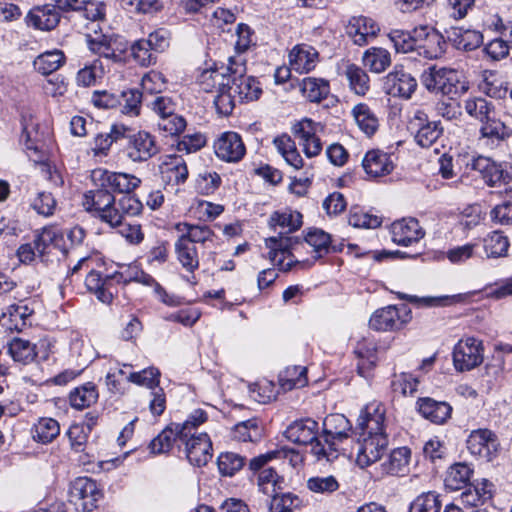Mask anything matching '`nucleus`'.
I'll list each match as a JSON object with an SVG mask.
<instances>
[{
  "label": "nucleus",
  "instance_id": "nucleus-8",
  "mask_svg": "<svg viewBox=\"0 0 512 512\" xmlns=\"http://www.w3.org/2000/svg\"><path fill=\"white\" fill-rule=\"evenodd\" d=\"M103 494L95 480L77 477L69 485V502L79 512H91L97 507Z\"/></svg>",
  "mask_w": 512,
  "mask_h": 512
},
{
  "label": "nucleus",
  "instance_id": "nucleus-34",
  "mask_svg": "<svg viewBox=\"0 0 512 512\" xmlns=\"http://www.w3.org/2000/svg\"><path fill=\"white\" fill-rule=\"evenodd\" d=\"M386 85L391 94L410 98L417 87V82L411 74L403 69H395L386 76Z\"/></svg>",
  "mask_w": 512,
  "mask_h": 512
},
{
  "label": "nucleus",
  "instance_id": "nucleus-46",
  "mask_svg": "<svg viewBox=\"0 0 512 512\" xmlns=\"http://www.w3.org/2000/svg\"><path fill=\"white\" fill-rule=\"evenodd\" d=\"M8 353L15 362L27 365L37 356L36 346L29 340L13 338L8 344Z\"/></svg>",
  "mask_w": 512,
  "mask_h": 512
},
{
  "label": "nucleus",
  "instance_id": "nucleus-54",
  "mask_svg": "<svg viewBox=\"0 0 512 512\" xmlns=\"http://www.w3.org/2000/svg\"><path fill=\"white\" fill-rule=\"evenodd\" d=\"M283 483L284 479L271 467L263 469L258 473V488L267 496H270L276 491H282Z\"/></svg>",
  "mask_w": 512,
  "mask_h": 512
},
{
  "label": "nucleus",
  "instance_id": "nucleus-20",
  "mask_svg": "<svg viewBox=\"0 0 512 512\" xmlns=\"http://www.w3.org/2000/svg\"><path fill=\"white\" fill-rule=\"evenodd\" d=\"M214 150L219 159L234 163L240 161L246 153L241 136L234 131L221 133L214 142Z\"/></svg>",
  "mask_w": 512,
  "mask_h": 512
},
{
  "label": "nucleus",
  "instance_id": "nucleus-18",
  "mask_svg": "<svg viewBox=\"0 0 512 512\" xmlns=\"http://www.w3.org/2000/svg\"><path fill=\"white\" fill-rule=\"evenodd\" d=\"M386 409L384 404L378 401L368 403L362 410L357 420V429L360 435L376 436L387 434L385 431Z\"/></svg>",
  "mask_w": 512,
  "mask_h": 512
},
{
  "label": "nucleus",
  "instance_id": "nucleus-48",
  "mask_svg": "<svg viewBox=\"0 0 512 512\" xmlns=\"http://www.w3.org/2000/svg\"><path fill=\"white\" fill-rule=\"evenodd\" d=\"M31 432L36 442L48 444L60 434V425L53 418L43 417L33 425Z\"/></svg>",
  "mask_w": 512,
  "mask_h": 512
},
{
  "label": "nucleus",
  "instance_id": "nucleus-50",
  "mask_svg": "<svg viewBox=\"0 0 512 512\" xmlns=\"http://www.w3.org/2000/svg\"><path fill=\"white\" fill-rule=\"evenodd\" d=\"M64 61V53L61 50L54 49L37 56L33 65L35 70L39 73L49 75L58 70L63 65Z\"/></svg>",
  "mask_w": 512,
  "mask_h": 512
},
{
  "label": "nucleus",
  "instance_id": "nucleus-35",
  "mask_svg": "<svg viewBox=\"0 0 512 512\" xmlns=\"http://www.w3.org/2000/svg\"><path fill=\"white\" fill-rule=\"evenodd\" d=\"M114 200L115 197L109 188L101 186L99 189L86 192L82 204L89 213L98 218L110 204H114Z\"/></svg>",
  "mask_w": 512,
  "mask_h": 512
},
{
  "label": "nucleus",
  "instance_id": "nucleus-37",
  "mask_svg": "<svg viewBox=\"0 0 512 512\" xmlns=\"http://www.w3.org/2000/svg\"><path fill=\"white\" fill-rule=\"evenodd\" d=\"M453 46L458 50L472 51L483 42V35L477 30L454 27L448 35Z\"/></svg>",
  "mask_w": 512,
  "mask_h": 512
},
{
  "label": "nucleus",
  "instance_id": "nucleus-24",
  "mask_svg": "<svg viewBox=\"0 0 512 512\" xmlns=\"http://www.w3.org/2000/svg\"><path fill=\"white\" fill-rule=\"evenodd\" d=\"M99 173L100 186L109 188L111 192L131 194L141 184V179L134 174L107 170L99 171Z\"/></svg>",
  "mask_w": 512,
  "mask_h": 512
},
{
  "label": "nucleus",
  "instance_id": "nucleus-3",
  "mask_svg": "<svg viewBox=\"0 0 512 512\" xmlns=\"http://www.w3.org/2000/svg\"><path fill=\"white\" fill-rule=\"evenodd\" d=\"M352 434L350 421L339 413L330 414L323 421L324 443L313 445V455L317 460L332 461L337 458L338 445Z\"/></svg>",
  "mask_w": 512,
  "mask_h": 512
},
{
  "label": "nucleus",
  "instance_id": "nucleus-11",
  "mask_svg": "<svg viewBox=\"0 0 512 512\" xmlns=\"http://www.w3.org/2000/svg\"><path fill=\"white\" fill-rule=\"evenodd\" d=\"M466 442L470 454L479 460L490 462L497 456L499 440L496 434L489 429L473 430Z\"/></svg>",
  "mask_w": 512,
  "mask_h": 512
},
{
  "label": "nucleus",
  "instance_id": "nucleus-4",
  "mask_svg": "<svg viewBox=\"0 0 512 512\" xmlns=\"http://www.w3.org/2000/svg\"><path fill=\"white\" fill-rule=\"evenodd\" d=\"M421 82L428 91L450 97L468 90V84L461 80L460 72L452 68L431 66L423 71Z\"/></svg>",
  "mask_w": 512,
  "mask_h": 512
},
{
  "label": "nucleus",
  "instance_id": "nucleus-51",
  "mask_svg": "<svg viewBox=\"0 0 512 512\" xmlns=\"http://www.w3.org/2000/svg\"><path fill=\"white\" fill-rule=\"evenodd\" d=\"M483 248L487 258H500L507 255L508 238L499 231L489 233L483 239Z\"/></svg>",
  "mask_w": 512,
  "mask_h": 512
},
{
  "label": "nucleus",
  "instance_id": "nucleus-60",
  "mask_svg": "<svg viewBox=\"0 0 512 512\" xmlns=\"http://www.w3.org/2000/svg\"><path fill=\"white\" fill-rule=\"evenodd\" d=\"M121 103V112L128 116H138L141 109L142 93L140 90L128 89L121 92L119 95Z\"/></svg>",
  "mask_w": 512,
  "mask_h": 512
},
{
  "label": "nucleus",
  "instance_id": "nucleus-21",
  "mask_svg": "<svg viewBox=\"0 0 512 512\" xmlns=\"http://www.w3.org/2000/svg\"><path fill=\"white\" fill-rule=\"evenodd\" d=\"M392 241L399 246H411L425 235L417 219L409 217L394 221L390 226Z\"/></svg>",
  "mask_w": 512,
  "mask_h": 512
},
{
  "label": "nucleus",
  "instance_id": "nucleus-57",
  "mask_svg": "<svg viewBox=\"0 0 512 512\" xmlns=\"http://www.w3.org/2000/svg\"><path fill=\"white\" fill-rule=\"evenodd\" d=\"M217 465L222 476L232 477L245 465V458L234 452H222L217 458Z\"/></svg>",
  "mask_w": 512,
  "mask_h": 512
},
{
  "label": "nucleus",
  "instance_id": "nucleus-30",
  "mask_svg": "<svg viewBox=\"0 0 512 512\" xmlns=\"http://www.w3.org/2000/svg\"><path fill=\"white\" fill-rule=\"evenodd\" d=\"M362 166L365 172L374 178L386 176L394 169L391 156L379 149L368 151L362 160Z\"/></svg>",
  "mask_w": 512,
  "mask_h": 512
},
{
  "label": "nucleus",
  "instance_id": "nucleus-7",
  "mask_svg": "<svg viewBox=\"0 0 512 512\" xmlns=\"http://www.w3.org/2000/svg\"><path fill=\"white\" fill-rule=\"evenodd\" d=\"M86 42L92 53L113 63H124L129 51L128 41L115 34H97L95 31V36H86Z\"/></svg>",
  "mask_w": 512,
  "mask_h": 512
},
{
  "label": "nucleus",
  "instance_id": "nucleus-26",
  "mask_svg": "<svg viewBox=\"0 0 512 512\" xmlns=\"http://www.w3.org/2000/svg\"><path fill=\"white\" fill-rule=\"evenodd\" d=\"M268 223L271 229L279 230L280 235H288L301 228L303 216L299 211L286 207L274 211L270 215Z\"/></svg>",
  "mask_w": 512,
  "mask_h": 512
},
{
  "label": "nucleus",
  "instance_id": "nucleus-12",
  "mask_svg": "<svg viewBox=\"0 0 512 512\" xmlns=\"http://www.w3.org/2000/svg\"><path fill=\"white\" fill-rule=\"evenodd\" d=\"M323 130L320 122L303 118L292 127L293 134L308 158L318 156L322 151V142L317 133Z\"/></svg>",
  "mask_w": 512,
  "mask_h": 512
},
{
  "label": "nucleus",
  "instance_id": "nucleus-17",
  "mask_svg": "<svg viewBox=\"0 0 512 512\" xmlns=\"http://www.w3.org/2000/svg\"><path fill=\"white\" fill-rule=\"evenodd\" d=\"M409 320L410 311L407 307L389 305L373 313L369 320V326L376 331H392L402 328Z\"/></svg>",
  "mask_w": 512,
  "mask_h": 512
},
{
  "label": "nucleus",
  "instance_id": "nucleus-19",
  "mask_svg": "<svg viewBox=\"0 0 512 512\" xmlns=\"http://www.w3.org/2000/svg\"><path fill=\"white\" fill-rule=\"evenodd\" d=\"M345 29L353 44L361 47L368 45L380 32L379 24L374 19L363 15L351 17Z\"/></svg>",
  "mask_w": 512,
  "mask_h": 512
},
{
  "label": "nucleus",
  "instance_id": "nucleus-61",
  "mask_svg": "<svg viewBox=\"0 0 512 512\" xmlns=\"http://www.w3.org/2000/svg\"><path fill=\"white\" fill-rule=\"evenodd\" d=\"M388 37L397 52L407 53L416 50L415 28L411 33L395 29L388 34Z\"/></svg>",
  "mask_w": 512,
  "mask_h": 512
},
{
  "label": "nucleus",
  "instance_id": "nucleus-63",
  "mask_svg": "<svg viewBox=\"0 0 512 512\" xmlns=\"http://www.w3.org/2000/svg\"><path fill=\"white\" fill-rule=\"evenodd\" d=\"M90 432L91 424H72L67 431V436L72 449L76 452H82L87 443Z\"/></svg>",
  "mask_w": 512,
  "mask_h": 512
},
{
  "label": "nucleus",
  "instance_id": "nucleus-22",
  "mask_svg": "<svg viewBox=\"0 0 512 512\" xmlns=\"http://www.w3.org/2000/svg\"><path fill=\"white\" fill-rule=\"evenodd\" d=\"M510 135L511 130L495 114L489 120L481 122L478 141L488 149H495Z\"/></svg>",
  "mask_w": 512,
  "mask_h": 512
},
{
  "label": "nucleus",
  "instance_id": "nucleus-58",
  "mask_svg": "<svg viewBox=\"0 0 512 512\" xmlns=\"http://www.w3.org/2000/svg\"><path fill=\"white\" fill-rule=\"evenodd\" d=\"M441 501L436 492L428 491L418 495L409 506V512H440Z\"/></svg>",
  "mask_w": 512,
  "mask_h": 512
},
{
  "label": "nucleus",
  "instance_id": "nucleus-45",
  "mask_svg": "<svg viewBox=\"0 0 512 512\" xmlns=\"http://www.w3.org/2000/svg\"><path fill=\"white\" fill-rule=\"evenodd\" d=\"M98 397L96 385L92 382H87L70 392L69 402L73 408L82 410L96 403Z\"/></svg>",
  "mask_w": 512,
  "mask_h": 512
},
{
  "label": "nucleus",
  "instance_id": "nucleus-5",
  "mask_svg": "<svg viewBox=\"0 0 512 512\" xmlns=\"http://www.w3.org/2000/svg\"><path fill=\"white\" fill-rule=\"evenodd\" d=\"M229 72L226 67L221 69H205L197 77L202 91L216 92L214 105L217 112L223 116H229L233 112V101L229 94Z\"/></svg>",
  "mask_w": 512,
  "mask_h": 512
},
{
  "label": "nucleus",
  "instance_id": "nucleus-38",
  "mask_svg": "<svg viewBox=\"0 0 512 512\" xmlns=\"http://www.w3.org/2000/svg\"><path fill=\"white\" fill-rule=\"evenodd\" d=\"M175 229L181 233L180 238L192 243V245L212 242L215 237L214 231L207 225L183 222L176 224Z\"/></svg>",
  "mask_w": 512,
  "mask_h": 512
},
{
  "label": "nucleus",
  "instance_id": "nucleus-32",
  "mask_svg": "<svg viewBox=\"0 0 512 512\" xmlns=\"http://www.w3.org/2000/svg\"><path fill=\"white\" fill-rule=\"evenodd\" d=\"M85 285L102 303L110 304L112 302L115 288L111 274L103 277L99 272L91 271L85 278Z\"/></svg>",
  "mask_w": 512,
  "mask_h": 512
},
{
  "label": "nucleus",
  "instance_id": "nucleus-53",
  "mask_svg": "<svg viewBox=\"0 0 512 512\" xmlns=\"http://www.w3.org/2000/svg\"><path fill=\"white\" fill-rule=\"evenodd\" d=\"M262 429L256 418L237 423L232 431V437L242 442H256L261 438Z\"/></svg>",
  "mask_w": 512,
  "mask_h": 512
},
{
  "label": "nucleus",
  "instance_id": "nucleus-10",
  "mask_svg": "<svg viewBox=\"0 0 512 512\" xmlns=\"http://www.w3.org/2000/svg\"><path fill=\"white\" fill-rule=\"evenodd\" d=\"M178 448L183 451L190 464L202 467L212 458V442L207 433L178 437Z\"/></svg>",
  "mask_w": 512,
  "mask_h": 512
},
{
  "label": "nucleus",
  "instance_id": "nucleus-44",
  "mask_svg": "<svg viewBox=\"0 0 512 512\" xmlns=\"http://www.w3.org/2000/svg\"><path fill=\"white\" fill-rule=\"evenodd\" d=\"M105 75V68L100 59L86 63L76 74V84L79 87L95 86Z\"/></svg>",
  "mask_w": 512,
  "mask_h": 512
},
{
  "label": "nucleus",
  "instance_id": "nucleus-31",
  "mask_svg": "<svg viewBox=\"0 0 512 512\" xmlns=\"http://www.w3.org/2000/svg\"><path fill=\"white\" fill-rule=\"evenodd\" d=\"M417 410L425 419L435 424L445 423L452 413L450 404L444 401H436L430 397L419 398Z\"/></svg>",
  "mask_w": 512,
  "mask_h": 512
},
{
  "label": "nucleus",
  "instance_id": "nucleus-15",
  "mask_svg": "<svg viewBox=\"0 0 512 512\" xmlns=\"http://www.w3.org/2000/svg\"><path fill=\"white\" fill-rule=\"evenodd\" d=\"M388 447V435L376 436L360 435L357 443L356 463L361 468H366L377 462L384 455Z\"/></svg>",
  "mask_w": 512,
  "mask_h": 512
},
{
  "label": "nucleus",
  "instance_id": "nucleus-16",
  "mask_svg": "<svg viewBox=\"0 0 512 512\" xmlns=\"http://www.w3.org/2000/svg\"><path fill=\"white\" fill-rule=\"evenodd\" d=\"M416 50L427 59H437L444 55L447 43L441 33L431 26L415 28Z\"/></svg>",
  "mask_w": 512,
  "mask_h": 512
},
{
  "label": "nucleus",
  "instance_id": "nucleus-9",
  "mask_svg": "<svg viewBox=\"0 0 512 512\" xmlns=\"http://www.w3.org/2000/svg\"><path fill=\"white\" fill-rule=\"evenodd\" d=\"M483 343L475 337L461 339L453 350V363L458 371H469L483 362Z\"/></svg>",
  "mask_w": 512,
  "mask_h": 512
},
{
  "label": "nucleus",
  "instance_id": "nucleus-14",
  "mask_svg": "<svg viewBox=\"0 0 512 512\" xmlns=\"http://www.w3.org/2000/svg\"><path fill=\"white\" fill-rule=\"evenodd\" d=\"M409 129L414 132L416 143L423 148L432 146L443 133L440 122L429 121L428 115L419 109L413 113Z\"/></svg>",
  "mask_w": 512,
  "mask_h": 512
},
{
  "label": "nucleus",
  "instance_id": "nucleus-59",
  "mask_svg": "<svg viewBox=\"0 0 512 512\" xmlns=\"http://www.w3.org/2000/svg\"><path fill=\"white\" fill-rule=\"evenodd\" d=\"M208 415L203 409H196L192 411L183 423L173 424L177 429L178 437H186L189 435H198L197 428L205 423Z\"/></svg>",
  "mask_w": 512,
  "mask_h": 512
},
{
  "label": "nucleus",
  "instance_id": "nucleus-6",
  "mask_svg": "<svg viewBox=\"0 0 512 512\" xmlns=\"http://www.w3.org/2000/svg\"><path fill=\"white\" fill-rule=\"evenodd\" d=\"M124 153L133 163H143L157 155L160 147L156 137L145 130H134L127 126Z\"/></svg>",
  "mask_w": 512,
  "mask_h": 512
},
{
  "label": "nucleus",
  "instance_id": "nucleus-42",
  "mask_svg": "<svg viewBox=\"0 0 512 512\" xmlns=\"http://www.w3.org/2000/svg\"><path fill=\"white\" fill-rule=\"evenodd\" d=\"M473 475V469L465 463L452 465L446 473L444 484L446 489L457 491L466 487Z\"/></svg>",
  "mask_w": 512,
  "mask_h": 512
},
{
  "label": "nucleus",
  "instance_id": "nucleus-13",
  "mask_svg": "<svg viewBox=\"0 0 512 512\" xmlns=\"http://www.w3.org/2000/svg\"><path fill=\"white\" fill-rule=\"evenodd\" d=\"M469 165L472 170L481 175L482 180L489 187H500L508 184L512 179L505 164L489 157L481 155L473 157Z\"/></svg>",
  "mask_w": 512,
  "mask_h": 512
},
{
  "label": "nucleus",
  "instance_id": "nucleus-41",
  "mask_svg": "<svg viewBox=\"0 0 512 512\" xmlns=\"http://www.w3.org/2000/svg\"><path fill=\"white\" fill-rule=\"evenodd\" d=\"M351 113L359 129L365 135L370 137L378 130L379 120L367 104L360 103L355 105Z\"/></svg>",
  "mask_w": 512,
  "mask_h": 512
},
{
  "label": "nucleus",
  "instance_id": "nucleus-64",
  "mask_svg": "<svg viewBox=\"0 0 512 512\" xmlns=\"http://www.w3.org/2000/svg\"><path fill=\"white\" fill-rule=\"evenodd\" d=\"M186 125L185 118L175 112L160 118L157 124L158 129L166 136H178L185 130Z\"/></svg>",
  "mask_w": 512,
  "mask_h": 512
},
{
  "label": "nucleus",
  "instance_id": "nucleus-23",
  "mask_svg": "<svg viewBox=\"0 0 512 512\" xmlns=\"http://www.w3.org/2000/svg\"><path fill=\"white\" fill-rule=\"evenodd\" d=\"M318 431V423L311 418H305L291 423L285 431V437L298 445L310 444L313 454V445L321 442L317 437Z\"/></svg>",
  "mask_w": 512,
  "mask_h": 512
},
{
  "label": "nucleus",
  "instance_id": "nucleus-33",
  "mask_svg": "<svg viewBox=\"0 0 512 512\" xmlns=\"http://www.w3.org/2000/svg\"><path fill=\"white\" fill-rule=\"evenodd\" d=\"M65 233L57 226L44 227L35 240V246L40 254L50 253L52 249H59L63 254L67 247L64 241Z\"/></svg>",
  "mask_w": 512,
  "mask_h": 512
},
{
  "label": "nucleus",
  "instance_id": "nucleus-1",
  "mask_svg": "<svg viewBox=\"0 0 512 512\" xmlns=\"http://www.w3.org/2000/svg\"><path fill=\"white\" fill-rule=\"evenodd\" d=\"M305 242L313 248V260H298L291 252L297 239L291 236L270 237L265 239V246L269 249L268 259L281 271L288 272L293 269H308L316 259L328 254L331 250L341 251L342 247L333 245L331 235L319 228H310L305 235Z\"/></svg>",
  "mask_w": 512,
  "mask_h": 512
},
{
  "label": "nucleus",
  "instance_id": "nucleus-2",
  "mask_svg": "<svg viewBox=\"0 0 512 512\" xmlns=\"http://www.w3.org/2000/svg\"><path fill=\"white\" fill-rule=\"evenodd\" d=\"M226 71L229 72L228 86L233 101V109L237 102L254 101L260 97L262 93L260 83L255 77L247 75L245 56H230Z\"/></svg>",
  "mask_w": 512,
  "mask_h": 512
},
{
  "label": "nucleus",
  "instance_id": "nucleus-43",
  "mask_svg": "<svg viewBox=\"0 0 512 512\" xmlns=\"http://www.w3.org/2000/svg\"><path fill=\"white\" fill-rule=\"evenodd\" d=\"M127 132V126L124 124H113L110 127L109 132L99 133L94 138L95 154L107 155L110 147L113 143H118L124 140L125 133Z\"/></svg>",
  "mask_w": 512,
  "mask_h": 512
},
{
  "label": "nucleus",
  "instance_id": "nucleus-52",
  "mask_svg": "<svg viewBox=\"0 0 512 512\" xmlns=\"http://www.w3.org/2000/svg\"><path fill=\"white\" fill-rule=\"evenodd\" d=\"M307 369L303 366L287 367L279 375V383L283 390L304 387L308 383Z\"/></svg>",
  "mask_w": 512,
  "mask_h": 512
},
{
  "label": "nucleus",
  "instance_id": "nucleus-29",
  "mask_svg": "<svg viewBox=\"0 0 512 512\" xmlns=\"http://www.w3.org/2000/svg\"><path fill=\"white\" fill-rule=\"evenodd\" d=\"M160 173L162 180L171 185L185 183L189 175L187 164L180 155H166L160 165Z\"/></svg>",
  "mask_w": 512,
  "mask_h": 512
},
{
  "label": "nucleus",
  "instance_id": "nucleus-47",
  "mask_svg": "<svg viewBox=\"0 0 512 512\" xmlns=\"http://www.w3.org/2000/svg\"><path fill=\"white\" fill-rule=\"evenodd\" d=\"M362 60L371 72L382 73L391 64V54L385 48L371 47L364 52Z\"/></svg>",
  "mask_w": 512,
  "mask_h": 512
},
{
  "label": "nucleus",
  "instance_id": "nucleus-39",
  "mask_svg": "<svg viewBox=\"0 0 512 512\" xmlns=\"http://www.w3.org/2000/svg\"><path fill=\"white\" fill-rule=\"evenodd\" d=\"M465 112L480 123L496 114L493 102L480 96H470L463 101Z\"/></svg>",
  "mask_w": 512,
  "mask_h": 512
},
{
  "label": "nucleus",
  "instance_id": "nucleus-25",
  "mask_svg": "<svg viewBox=\"0 0 512 512\" xmlns=\"http://www.w3.org/2000/svg\"><path fill=\"white\" fill-rule=\"evenodd\" d=\"M56 7L62 11H75L87 20L96 22L105 16V4L92 0H54Z\"/></svg>",
  "mask_w": 512,
  "mask_h": 512
},
{
  "label": "nucleus",
  "instance_id": "nucleus-27",
  "mask_svg": "<svg viewBox=\"0 0 512 512\" xmlns=\"http://www.w3.org/2000/svg\"><path fill=\"white\" fill-rule=\"evenodd\" d=\"M318 60V51L307 44H298L289 52L290 68L300 74L312 71L316 67Z\"/></svg>",
  "mask_w": 512,
  "mask_h": 512
},
{
  "label": "nucleus",
  "instance_id": "nucleus-55",
  "mask_svg": "<svg viewBox=\"0 0 512 512\" xmlns=\"http://www.w3.org/2000/svg\"><path fill=\"white\" fill-rule=\"evenodd\" d=\"M345 76L351 90L357 95H365L367 93L369 90V76L361 67L355 64L347 65Z\"/></svg>",
  "mask_w": 512,
  "mask_h": 512
},
{
  "label": "nucleus",
  "instance_id": "nucleus-36",
  "mask_svg": "<svg viewBox=\"0 0 512 512\" xmlns=\"http://www.w3.org/2000/svg\"><path fill=\"white\" fill-rule=\"evenodd\" d=\"M411 452L407 447L394 449L387 459L381 463L383 474L400 476L408 471Z\"/></svg>",
  "mask_w": 512,
  "mask_h": 512
},
{
  "label": "nucleus",
  "instance_id": "nucleus-56",
  "mask_svg": "<svg viewBox=\"0 0 512 512\" xmlns=\"http://www.w3.org/2000/svg\"><path fill=\"white\" fill-rule=\"evenodd\" d=\"M173 443L178 445L179 438L177 429L171 424L150 442L149 448L153 454L166 453L171 449Z\"/></svg>",
  "mask_w": 512,
  "mask_h": 512
},
{
  "label": "nucleus",
  "instance_id": "nucleus-62",
  "mask_svg": "<svg viewBox=\"0 0 512 512\" xmlns=\"http://www.w3.org/2000/svg\"><path fill=\"white\" fill-rule=\"evenodd\" d=\"M269 510L270 512H291L299 505V498L292 493L276 491L272 493Z\"/></svg>",
  "mask_w": 512,
  "mask_h": 512
},
{
  "label": "nucleus",
  "instance_id": "nucleus-28",
  "mask_svg": "<svg viewBox=\"0 0 512 512\" xmlns=\"http://www.w3.org/2000/svg\"><path fill=\"white\" fill-rule=\"evenodd\" d=\"M58 8L53 5H43L32 8L26 16L28 26L42 31L54 29L60 21Z\"/></svg>",
  "mask_w": 512,
  "mask_h": 512
},
{
  "label": "nucleus",
  "instance_id": "nucleus-40",
  "mask_svg": "<svg viewBox=\"0 0 512 512\" xmlns=\"http://www.w3.org/2000/svg\"><path fill=\"white\" fill-rule=\"evenodd\" d=\"M174 247L177 260L182 268L189 273H194L199 268V256L196 246L178 237Z\"/></svg>",
  "mask_w": 512,
  "mask_h": 512
},
{
  "label": "nucleus",
  "instance_id": "nucleus-49",
  "mask_svg": "<svg viewBox=\"0 0 512 512\" xmlns=\"http://www.w3.org/2000/svg\"><path fill=\"white\" fill-rule=\"evenodd\" d=\"M301 92L310 102L318 103L328 96L330 86L325 79L306 77L302 80Z\"/></svg>",
  "mask_w": 512,
  "mask_h": 512
}]
</instances>
